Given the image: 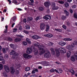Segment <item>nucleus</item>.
I'll return each mask as SVG.
<instances>
[{
  "label": "nucleus",
  "instance_id": "nucleus-12",
  "mask_svg": "<svg viewBox=\"0 0 77 77\" xmlns=\"http://www.w3.org/2000/svg\"><path fill=\"white\" fill-rule=\"evenodd\" d=\"M32 50L31 48H28L26 51V53L27 54H30L32 53Z\"/></svg>",
  "mask_w": 77,
  "mask_h": 77
},
{
  "label": "nucleus",
  "instance_id": "nucleus-45",
  "mask_svg": "<svg viewBox=\"0 0 77 77\" xmlns=\"http://www.w3.org/2000/svg\"><path fill=\"white\" fill-rule=\"evenodd\" d=\"M23 44L24 45H27V43L25 42H23Z\"/></svg>",
  "mask_w": 77,
  "mask_h": 77
},
{
  "label": "nucleus",
  "instance_id": "nucleus-15",
  "mask_svg": "<svg viewBox=\"0 0 77 77\" xmlns=\"http://www.w3.org/2000/svg\"><path fill=\"white\" fill-rule=\"evenodd\" d=\"M59 44L60 45L63 46L65 45H66V43L63 41H60L59 43Z\"/></svg>",
  "mask_w": 77,
  "mask_h": 77
},
{
  "label": "nucleus",
  "instance_id": "nucleus-11",
  "mask_svg": "<svg viewBox=\"0 0 77 77\" xmlns=\"http://www.w3.org/2000/svg\"><path fill=\"white\" fill-rule=\"evenodd\" d=\"M32 38L33 39H41V38L39 36L36 35H34L32 36Z\"/></svg>",
  "mask_w": 77,
  "mask_h": 77
},
{
  "label": "nucleus",
  "instance_id": "nucleus-49",
  "mask_svg": "<svg viewBox=\"0 0 77 77\" xmlns=\"http://www.w3.org/2000/svg\"><path fill=\"white\" fill-rule=\"evenodd\" d=\"M50 72H54V70L53 69H51L50 70Z\"/></svg>",
  "mask_w": 77,
  "mask_h": 77
},
{
  "label": "nucleus",
  "instance_id": "nucleus-56",
  "mask_svg": "<svg viewBox=\"0 0 77 77\" xmlns=\"http://www.w3.org/2000/svg\"><path fill=\"white\" fill-rule=\"evenodd\" d=\"M36 72L35 71V70H34L33 71H32V74H35Z\"/></svg>",
  "mask_w": 77,
  "mask_h": 77
},
{
  "label": "nucleus",
  "instance_id": "nucleus-18",
  "mask_svg": "<svg viewBox=\"0 0 77 77\" xmlns=\"http://www.w3.org/2000/svg\"><path fill=\"white\" fill-rule=\"evenodd\" d=\"M46 44L47 45H48L51 46L53 45V43L51 42H48L46 43Z\"/></svg>",
  "mask_w": 77,
  "mask_h": 77
},
{
  "label": "nucleus",
  "instance_id": "nucleus-33",
  "mask_svg": "<svg viewBox=\"0 0 77 77\" xmlns=\"http://www.w3.org/2000/svg\"><path fill=\"white\" fill-rule=\"evenodd\" d=\"M64 5L66 8H68V7L69 6V4H68V3L67 2L65 3L64 4Z\"/></svg>",
  "mask_w": 77,
  "mask_h": 77
},
{
  "label": "nucleus",
  "instance_id": "nucleus-47",
  "mask_svg": "<svg viewBox=\"0 0 77 77\" xmlns=\"http://www.w3.org/2000/svg\"><path fill=\"white\" fill-rule=\"evenodd\" d=\"M4 57L5 59H8V55L7 54H5L4 55Z\"/></svg>",
  "mask_w": 77,
  "mask_h": 77
},
{
  "label": "nucleus",
  "instance_id": "nucleus-13",
  "mask_svg": "<svg viewBox=\"0 0 77 77\" xmlns=\"http://www.w3.org/2000/svg\"><path fill=\"white\" fill-rule=\"evenodd\" d=\"M44 36L45 37H48V38H51V37H53V35L51 34H45L44 35Z\"/></svg>",
  "mask_w": 77,
  "mask_h": 77
},
{
  "label": "nucleus",
  "instance_id": "nucleus-46",
  "mask_svg": "<svg viewBox=\"0 0 77 77\" xmlns=\"http://www.w3.org/2000/svg\"><path fill=\"white\" fill-rule=\"evenodd\" d=\"M17 36L18 37H20V38H24V36L21 35H17Z\"/></svg>",
  "mask_w": 77,
  "mask_h": 77
},
{
  "label": "nucleus",
  "instance_id": "nucleus-44",
  "mask_svg": "<svg viewBox=\"0 0 77 77\" xmlns=\"http://www.w3.org/2000/svg\"><path fill=\"white\" fill-rule=\"evenodd\" d=\"M23 32L24 33H26V34H29V31H28L24 30H23Z\"/></svg>",
  "mask_w": 77,
  "mask_h": 77
},
{
  "label": "nucleus",
  "instance_id": "nucleus-3",
  "mask_svg": "<svg viewBox=\"0 0 77 77\" xmlns=\"http://www.w3.org/2000/svg\"><path fill=\"white\" fill-rule=\"evenodd\" d=\"M10 54H12V55H13V58L17 59V58L18 56V53H16L15 51L14 50H12Z\"/></svg>",
  "mask_w": 77,
  "mask_h": 77
},
{
  "label": "nucleus",
  "instance_id": "nucleus-57",
  "mask_svg": "<svg viewBox=\"0 0 77 77\" xmlns=\"http://www.w3.org/2000/svg\"><path fill=\"white\" fill-rule=\"evenodd\" d=\"M16 74L17 75V74H19V73H20V72L18 70H16Z\"/></svg>",
  "mask_w": 77,
  "mask_h": 77
},
{
  "label": "nucleus",
  "instance_id": "nucleus-1",
  "mask_svg": "<svg viewBox=\"0 0 77 77\" xmlns=\"http://www.w3.org/2000/svg\"><path fill=\"white\" fill-rule=\"evenodd\" d=\"M60 51L61 53H66L65 49L62 48H58V50H55L57 56H59V55H60L59 51Z\"/></svg>",
  "mask_w": 77,
  "mask_h": 77
},
{
  "label": "nucleus",
  "instance_id": "nucleus-20",
  "mask_svg": "<svg viewBox=\"0 0 77 77\" xmlns=\"http://www.w3.org/2000/svg\"><path fill=\"white\" fill-rule=\"evenodd\" d=\"M71 59L72 61V62H74L75 60V57L74 56H72L71 57Z\"/></svg>",
  "mask_w": 77,
  "mask_h": 77
},
{
  "label": "nucleus",
  "instance_id": "nucleus-28",
  "mask_svg": "<svg viewBox=\"0 0 77 77\" xmlns=\"http://www.w3.org/2000/svg\"><path fill=\"white\" fill-rule=\"evenodd\" d=\"M26 41L28 44H31V42L30 41V39H29L28 38H26Z\"/></svg>",
  "mask_w": 77,
  "mask_h": 77
},
{
  "label": "nucleus",
  "instance_id": "nucleus-29",
  "mask_svg": "<svg viewBox=\"0 0 77 77\" xmlns=\"http://www.w3.org/2000/svg\"><path fill=\"white\" fill-rule=\"evenodd\" d=\"M54 30H56V31H57V32H62V30L59 29H57L56 28H54Z\"/></svg>",
  "mask_w": 77,
  "mask_h": 77
},
{
  "label": "nucleus",
  "instance_id": "nucleus-55",
  "mask_svg": "<svg viewBox=\"0 0 77 77\" xmlns=\"http://www.w3.org/2000/svg\"><path fill=\"white\" fill-rule=\"evenodd\" d=\"M58 71L60 72V73H61L63 72V70L60 69H58Z\"/></svg>",
  "mask_w": 77,
  "mask_h": 77
},
{
  "label": "nucleus",
  "instance_id": "nucleus-38",
  "mask_svg": "<svg viewBox=\"0 0 77 77\" xmlns=\"http://www.w3.org/2000/svg\"><path fill=\"white\" fill-rule=\"evenodd\" d=\"M10 45L11 47V48H14V45L11 44Z\"/></svg>",
  "mask_w": 77,
  "mask_h": 77
},
{
  "label": "nucleus",
  "instance_id": "nucleus-4",
  "mask_svg": "<svg viewBox=\"0 0 77 77\" xmlns=\"http://www.w3.org/2000/svg\"><path fill=\"white\" fill-rule=\"evenodd\" d=\"M23 57L25 59H30L31 58L32 56L30 55H29L27 54H24L23 55Z\"/></svg>",
  "mask_w": 77,
  "mask_h": 77
},
{
  "label": "nucleus",
  "instance_id": "nucleus-39",
  "mask_svg": "<svg viewBox=\"0 0 77 77\" xmlns=\"http://www.w3.org/2000/svg\"><path fill=\"white\" fill-rule=\"evenodd\" d=\"M3 64H0V70H2L3 69Z\"/></svg>",
  "mask_w": 77,
  "mask_h": 77
},
{
  "label": "nucleus",
  "instance_id": "nucleus-51",
  "mask_svg": "<svg viewBox=\"0 0 77 77\" xmlns=\"http://www.w3.org/2000/svg\"><path fill=\"white\" fill-rule=\"evenodd\" d=\"M66 23L68 25V26H69V22L68 20H66Z\"/></svg>",
  "mask_w": 77,
  "mask_h": 77
},
{
  "label": "nucleus",
  "instance_id": "nucleus-34",
  "mask_svg": "<svg viewBox=\"0 0 77 77\" xmlns=\"http://www.w3.org/2000/svg\"><path fill=\"white\" fill-rule=\"evenodd\" d=\"M61 18L62 20H64L65 19V18H66V16L64 15H62V16Z\"/></svg>",
  "mask_w": 77,
  "mask_h": 77
},
{
  "label": "nucleus",
  "instance_id": "nucleus-50",
  "mask_svg": "<svg viewBox=\"0 0 77 77\" xmlns=\"http://www.w3.org/2000/svg\"><path fill=\"white\" fill-rule=\"evenodd\" d=\"M17 29H16V28H14V29H13V32H17Z\"/></svg>",
  "mask_w": 77,
  "mask_h": 77
},
{
  "label": "nucleus",
  "instance_id": "nucleus-26",
  "mask_svg": "<svg viewBox=\"0 0 77 77\" xmlns=\"http://www.w3.org/2000/svg\"><path fill=\"white\" fill-rule=\"evenodd\" d=\"M40 45L39 43L37 42H35L34 44V46H35L36 47H38V46H39Z\"/></svg>",
  "mask_w": 77,
  "mask_h": 77
},
{
  "label": "nucleus",
  "instance_id": "nucleus-16",
  "mask_svg": "<svg viewBox=\"0 0 77 77\" xmlns=\"http://www.w3.org/2000/svg\"><path fill=\"white\" fill-rule=\"evenodd\" d=\"M49 56H50V54L49 52L46 53L44 55V57L46 58L49 57Z\"/></svg>",
  "mask_w": 77,
  "mask_h": 77
},
{
  "label": "nucleus",
  "instance_id": "nucleus-7",
  "mask_svg": "<svg viewBox=\"0 0 77 77\" xmlns=\"http://www.w3.org/2000/svg\"><path fill=\"white\" fill-rule=\"evenodd\" d=\"M4 67L6 72H9L10 71V69H9V67H8V66L5 65L4 66Z\"/></svg>",
  "mask_w": 77,
  "mask_h": 77
},
{
  "label": "nucleus",
  "instance_id": "nucleus-64",
  "mask_svg": "<svg viewBox=\"0 0 77 77\" xmlns=\"http://www.w3.org/2000/svg\"><path fill=\"white\" fill-rule=\"evenodd\" d=\"M23 21L24 23H26V19H24L23 20Z\"/></svg>",
  "mask_w": 77,
  "mask_h": 77
},
{
  "label": "nucleus",
  "instance_id": "nucleus-52",
  "mask_svg": "<svg viewBox=\"0 0 77 77\" xmlns=\"http://www.w3.org/2000/svg\"><path fill=\"white\" fill-rule=\"evenodd\" d=\"M74 17H75V18H77V14H76V13L74 14Z\"/></svg>",
  "mask_w": 77,
  "mask_h": 77
},
{
  "label": "nucleus",
  "instance_id": "nucleus-32",
  "mask_svg": "<svg viewBox=\"0 0 77 77\" xmlns=\"http://www.w3.org/2000/svg\"><path fill=\"white\" fill-rule=\"evenodd\" d=\"M51 50L52 51V54H55V51H54V49H53V48H51Z\"/></svg>",
  "mask_w": 77,
  "mask_h": 77
},
{
  "label": "nucleus",
  "instance_id": "nucleus-25",
  "mask_svg": "<svg viewBox=\"0 0 77 77\" xmlns=\"http://www.w3.org/2000/svg\"><path fill=\"white\" fill-rule=\"evenodd\" d=\"M69 72H71V74L73 75H74V73H75V72L74 70L72 69H71L69 70Z\"/></svg>",
  "mask_w": 77,
  "mask_h": 77
},
{
  "label": "nucleus",
  "instance_id": "nucleus-60",
  "mask_svg": "<svg viewBox=\"0 0 77 77\" xmlns=\"http://www.w3.org/2000/svg\"><path fill=\"white\" fill-rule=\"evenodd\" d=\"M8 39L9 41H12V38H8Z\"/></svg>",
  "mask_w": 77,
  "mask_h": 77
},
{
  "label": "nucleus",
  "instance_id": "nucleus-43",
  "mask_svg": "<svg viewBox=\"0 0 77 77\" xmlns=\"http://www.w3.org/2000/svg\"><path fill=\"white\" fill-rule=\"evenodd\" d=\"M58 3H60V4H63V3H64V2L62 1H58Z\"/></svg>",
  "mask_w": 77,
  "mask_h": 77
},
{
  "label": "nucleus",
  "instance_id": "nucleus-10",
  "mask_svg": "<svg viewBox=\"0 0 77 77\" xmlns=\"http://www.w3.org/2000/svg\"><path fill=\"white\" fill-rule=\"evenodd\" d=\"M66 48L69 50H70V51L73 50V46H71L70 45H67L66 47Z\"/></svg>",
  "mask_w": 77,
  "mask_h": 77
},
{
  "label": "nucleus",
  "instance_id": "nucleus-53",
  "mask_svg": "<svg viewBox=\"0 0 77 77\" xmlns=\"http://www.w3.org/2000/svg\"><path fill=\"white\" fill-rule=\"evenodd\" d=\"M30 77H37V76L36 75H31Z\"/></svg>",
  "mask_w": 77,
  "mask_h": 77
},
{
  "label": "nucleus",
  "instance_id": "nucleus-35",
  "mask_svg": "<svg viewBox=\"0 0 77 77\" xmlns=\"http://www.w3.org/2000/svg\"><path fill=\"white\" fill-rule=\"evenodd\" d=\"M2 50L4 53H6V52H7V51H6V49H5V48H3Z\"/></svg>",
  "mask_w": 77,
  "mask_h": 77
},
{
  "label": "nucleus",
  "instance_id": "nucleus-17",
  "mask_svg": "<svg viewBox=\"0 0 77 77\" xmlns=\"http://www.w3.org/2000/svg\"><path fill=\"white\" fill-rule=\"evenodd\" d=\"M34 50V55H38V51L37 49H36L35 48H33Z\"/></svg>",
  "mask_w": 77,
  "mask_h": 77
},
{
  "label": "nucleus",
  "instance_id": "nucleus-41",
  "mask_svg": "<svg viewBox=\"0 0 77 77\" xmlns=\"http://www.w3.org/2000/svg\"><path fill=\"white\" fill-rule=\"evenodd\" d=\"M41 18L40 17H36V18H35V20L36 21H38V20H40Z\"/></svg>",
  "mask_w": 77,
  "mask_h": 77
},
{
  "label": "nucleus",
  "instance_id": "nucleus-22",
  "mask_svg": "<svg viewBox=\"0 0 77 77\" xmlns=\"http://www.w3.org/2000/svg\"><path fill=\"white\" fill-rule=\"evenodd\" d=\"M21 41V38H17L15 39V42H20Z\"/></svg>",
  "mask_w": 77,
  "mask_h": 77
},
{
  "label": "nucleus",
  "instance_id": "nucleus-14",
  "mask_svg": "<svg viewBox=\"0 0 77 77\" xmlns=\"http://www.w3.org/2000/svg\"><path fill=\"white\" fill-rule=\"evenodd\" d=\"M10 70L11 74H14L15 72V69L13 67H10Z\"/></svg>",
  "mask_w": 77,
  "mask_h": 77
},
{
  "label": "nucleus",
  "instance_id": "nucleus-63",
  "mask_svg": "<svg viewBox=\"0 0 77 77\" xmlns=\"http://www.w3.org/2000/svg\"><path fill=\"white\" fill-rule=\"evenodd\" d=\"M72 8L73 9H75V8H76V6L75 5H74L72 6Z\"/></svg>",
  "mask_w": 77,
  "mask_h": 77
},
{
  "label": "nucleus",
  "instance_id": "nucleus-19",
  "mask_svg": "<svg viewBox=\"0 0 77 77\" xmlns=\"http://www.w3.org/2000/svg\"><path fill=\"white\" fill-rule=\"evenodd\" d=\"M71 53V51H68V52H67V53L66 54L67 57H70Z\"/></svg>",
  "mask_w": 77,
  "mask_h": 77
},
{
  "label": "nucleus",
  "instance_id": "nucleus-24",
  "mask_svg": "<svg viewBox=\"0 0 77 77\" xmlns=\"http://www.w3.org/2000/svg\"><path fill=\"white\" fill-rule=\"evenodd\" d=\"M50 28V26L48 25H46V31L48 32L49 30V29Z\"/></svg>",
  "mask_w": 77,
  "mask_h": 77
},
{
  "label": "nucleus",
  "instance_id": "nucleus-54",
  "mask_svg": "<svg viewBox=\"0 0 77 77\" xmlns=\"http://www.w3.org/2000/svg\"><path fill=\"white\" fill-rule=\"evenodd\" d=\"M63 27L64 29H66V26L64 25H63Z\"/></svg>",
  "mask_w": 77,
  "mask_h": 77
},
{
  "label": "nucleus",
  "instance_id": "nucleus-40",
  "mask_svg": "<svg viewBox=\"0 0 77 77\" xmlns=\"http://www.w3.org/2000/svg\"><path fill=\"white\" fill-rule=\"evenodd\" d=\"M13 3H14V4H15V5H19V4H20V3H18V2H17L16 1H14Z\"/></svg>",
  "mask_w": 77,
  "mask_h": 77
},
{
  "label": "nucleus",
  "instance_id": "nucleus-42",
  "mask_svg": "<svg viewBox=\"0 0 77 77\" xmlns=\"http://www.w3.org/2000/svg\"><path fill=\"white\" fill-rule=\"evenodd\" d=\"M33 20V18L32 17H29L28 18L27 20L28 21H32Z\"/></svg>",
  "mask_w": 77,
  "mask_h": 77
},
{
  "label": "nucleus",
  "instance_id": "nucleus-2",
  "mask_svg": "<svg viewBox=\"0 0 77 77\" xmlns=\"http://www.w3.org/2000/svg\"><path fill=\"white\" fill-rule=\"evenodd\" d=\"M44 48V45H40L38 47L39 50H42L40 52V54H44L45 53V50L43 49Z\"/></svg>",
  "mask_w": 77,
  "mask_h": 77
},
{
  "label": "nucleus",
  "instance_id": "nucleus-31",
  "mask_svg": "<svg viewBox=\"0 0 77 77\" xmlns=\"http://www.w3.org/2000/svg\"><path fill=\"white\" fill-rule=\"evenodd\" d=\"M44 9V8L42 7H40L38 8L39 10L41 11H43Z\"/></svg>",
  "mask_w": 77,
  "mask_h": 77
},
{
  "label": "nucleus",
  "instance_id": "nucleus-9",
  "mask_svg": "<svg viewBox=\"0 0 77 77\" xmlns=\"http://www.w3.org/2000/svg\"><path fill=\"white\" fill-rule=\"evenodd\" d=\"M44 5L46 8H48L50 6V2H45L44 3Z\"/></svg>",
  "mask_w": 77,
  "mask_h": 77
},
{
  "label": "nucleus",
  "instance_id": "nucleus-8",
  "mask_svg": "<svg viewBox=\"0 0 77 77\" xmlns=\"http://www.w3.org/2000/svg\"><path fill=\"white\" fill-rule=\"evenodd\" d=\"M45 24L44 23H41L40 24V29L42 30H43L45 29Z\"/></svg>",
  "mask_w": 77,
  "mask_h": 77
},
{
  "label": "nucleus",
  "instance_id": "nucleus-5",
  "mask_svg": "<svg viewBox=\"0 0 77 77\" xmlns=\"http://www.w3.org/2000/svg\"><path fill=\"white\" fill-rule=\"evenodd\" d=\"M43 18L46 20H50L51 18V17L49 15H46L45 16H44Z\"/></svg>",
  "mask_w": 77,
  "mask_h": 77
},
{
  "label": "nucleus",
  "instance_id": "nucleus-61",
  "mask_svg": "<svg viewBox=\"0 0 77 77\" xmlns=\"http://www.w3.org/2000/svg\"><path fill=\"white\" fill-rule=\"evenodd\" d=\"M13 21H14V20H16V17H14L13 18Z\"/></svg>",
  "mask_w": 77,
  "mask_h": 77
},
{
  "label": "nucleus",
  "instance_id": "nucleus-23",
  "mask_svg": "<svg viewBox=\"0 0 77 77\" xmlns=\"http://www.w3.org/2000/svg\"><path fill=\"white\" fill-rule=\"evenodd\" d=\"M64 41H72V39L70 38H63Z\"/></svg>",
  "mask_w": 77,
  "mask_h": 77
},
{
  "label": "nucleus",
  "instance_id": "nucleus-62",
  "mask_svg": "<svg viewBox=\"0 0 77 77\" xmlns=\"http://www.w3.org/2000/svg\"><path fill=\"white\" fill-rule=\"evenodd\" d=\"M2 63L3 64H5V60H4L2 61Z\"/></svg>",
  "mask_w": 77,
  "mask_h": 77
},
{
  "label": "nucleus",
  "instance_id": "nucleus-59",
  "mask_svg": "<svg viewBox=\"0 0 77 77\" xmlns=\"http://www.w3.org/2000/svg\"><path fill=\"white\" fill-rule=\"evenodd\" d=\"M29 1L31 2V3H34V0H29Z\"/></svg>",
  "mask_w": 77,
  "mask_h": 77
},
{
  "label": "nucleus",
  "instance_id": "nucleus-30",
  "mask_svg": "<svg viewBox=\"0 0 77 77\" xmlns=\"http://www.w3.org/2000/svg\"><path fill=\"white\" fill-rule=\"evenodd\" d=\"M25 28L27 30H29L30 29V26L29 25H26L25 26Z\"/></svg>",
  "mask_w": 77,
  "mask_h": 77
},
{
  "label": "nucleus",
  "instance_id": "nucleus-6",
  "mask_svg": "<svg viewBox=\"0 0 77 77\" xmlns=\"http://www.w3.org/2000/svg\"><path fill=\"white\" fill-rule=\"evenodd\" d=\"M56 4L54 3H52V9L53 10H57V9H59V7H56Z\"/></svg>",
  "mask_w": 77,
  "mask_h": 77
},
{
  "label": "nucleus",
  "instance_id": "nucleus-36",
  "mask_svg": "<svg viewBox=\"0 0 77 77\" xmlns=\"http://www.w3.org/2000/svg\"><path fill=\"white\" fill-rule=\"evenodd\" d=\"M30 69L29 67H27L25 69V70L26 71H29L30 70Z\"/></svg>",
  "mask_w": 77,
  "mask_h": 77
},
{
  "label": "nucleus",
  "instance_id": "nucleus-27",
  "mask_svg": "<svg viewBox=\"0 0 77 77\" xmlns=\"http://www.w3.org/2000/svg\"><path fill=\"white\" fill-rule=\"evenodd\" d=\"M64 12L65 14H66V16H68L69 15V13H68V12L66 10H64Z\"/></svg>",
  "mask_w": 77,
  "mask_h": 77
},
{
  "label": "nucleus",
  "instance_id": "nucleus-37",
  "mask_svg": "<svg viewBox=\"0 0 77 77\" xmlns=\"http://www.w3.org/2000/svg\"><path fill=\"white\" fill-rule=\"evenodd\" d=\"M73 44L74 45H77V41L75 40L73 42Z\"/></svg>",
  "mask_w": 77,
  "mask_h": 77
},
{
  "label": "nucleus",
  "instance_id": "nucleus-21",
  "mask_svg": "<svg viewBox=\"0 0 77 77\" xmlns=\"http://www.w3.org/2000/svg\"><path fill=\"white\" fill-rule=\"evenodd\" d=\"M21 67V65L20 63H17L16 64V66H15V67L16 68H20Z\"/></svg>",
  "mask_w": 77,
  "mask_h": 77
},
{
  "label": "nucleus",
  "instance_id": "nucleus-58",
  "mask_svg": "<svg viewBox=\"0 0 77 77\" xmlns=\"http://www.w3.org/2000/svg\"><path fill=\"white\" fill-rule=\"evenodd\" d=\"M4 32V33H7V32H8V29H5Z\"/></svg>",
  "mask_w": 77,
  "mask_h": 77
},
{
  "label": "nucleus",
  "instance_id": "nucleus-48",
  "mask_svg": "<svg viewBox=\"0 0 77 77\" xmlns=\"http://www.w3.org/2000/svg\"><path fill=\"white\" fill-rule=\"evenodd\" d=\"M3 60V57L0 56V61H2Z\"/></svg>",
  "mask_w": 77,
  "mask_h": 77
}]
</instances>
